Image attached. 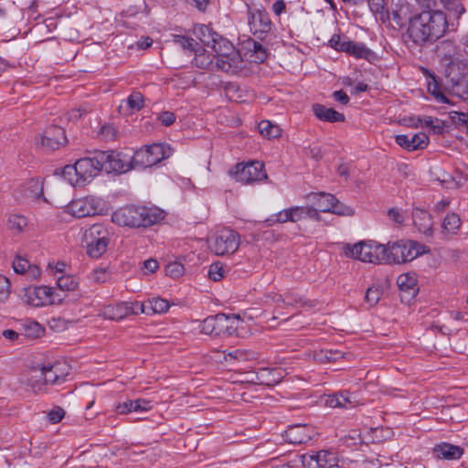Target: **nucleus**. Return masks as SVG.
I'll use <instances>...</instances> for the list:
<instances>
[{
	"label": "nucleus",
	"mask_w": 468,
	"mask_h": 468,
	"mask_svg": "<svg viewBox=\"0 0 468 468\" xmlns=\"http://www.w3.org/2000/svg\"><path fill=\"white\" fill-rule=\"evenodd\" d=\"M447 28L443 12L439 10L423 11L414 16L409 25V37L416 44L434 41L440 38Z\"/></svg>",
	"instance_id": "1"
},
{
	"label": "nucleus",
	"mask_w": 468,
	"mask_h": 468,
	"mask_svg": "<svg viewBox=\"0 0 468 468\" xmlns=\"http://www.w3.org/2000/svg\"><path fill=\"white\" fill-rule=\"evenodd\" d=\"M164 218V211L156 207L130 205L115 210L112 215V221L122 227L146 228L158 223Z\"/></svg>",
	"instance_id": "2"
},
{
	"label": "nucleus",
	"mask_w": 468,
	"mask_h": 468,
	"mask_svg": "<svg viewBox=\"0 0 468 468\" xmlns=\"http://www.w3.org/2000/svg\"><path fill=\"white\" fill-rule=\"evenodd\" d=\"M346 257L370 263H387L386 246L376 241H360L355 245L346 244Z\"/></svg>",
	"instance_id": "3"
},
{
	"label": "nucleus",
	"mask_w": 468,
	"mask_h": 468,
	"mask_svg": "<svg viewBox=\"0 0 468 468\" xmlns=\"http://www.w3.org/2000/svg\"><path fill=\"white\" fill-rule=\"evenodd\" d=\"M346 257L370 263H387L386 246L376 241H360L355 245L346 244Z\"/></svg>",
	"instance_id": "4"
},
{
	"label": "nucleus",
	"mask_w": 468,
	"mask_h": 468,
	"mask_svg": "<svg viewBox=\"0 0 468 468\" xmlns=\"http://www.w3.org/2000/svg\"><path fill=\"white\" fill-rule=\"evenodd\" d=\"M214 58L216 69L227 73L237 74L246 66L239 52L229 40H221V47L217 48Z\"/></svg>",
	"instance_id": "5"
},
{
	"label": "nucleus",
	"mask_w": 468,
	"mask_h": 468,
	"mask_svg": "<svg viewBox=\"0 0 468 468\" xmlns=\"http://www.w3.org/2000/svg\"><path fill=\"white\" fill-rule=\"evenodd\" d=\"M239 324V316L235 314H218L202 322L201 332L212 336H229L236 333Z\"/></svg>",
	"instance_id": "6"
},
{
	"label": "nucleus",
	"mask_w": 468,
	"mask_h": 468,
	"mask_svg": "<svg viewBox=\"0 0 468 468\" xmlns=\"http://www.w3.org/2000/svg\"><path fill=\"white\" fill-rule=\"evenodd\" d=\"M110 239L111 233L105 226L93 224L85 230L83 236L87 254L94 259L100 258L106 251Z\"/></svg>",
	"instance_id": "7"
},
{
	"label": "nucleus",
	"mask_w": 468,
	"mask_h": 468,
	"mask_svg": "<svg viewBox=\"0 0 468 468\" xmlns=\"http://www.w3.org/2000/svg\"><path fill=\"white\" fill-rule=\"evenodd\" d=\"M172 154V149L167 144H154L139 149L132 156L134 168L151 167Z\"/></svg>",
	"instance_id": "8"
},
{
	"label": "nucleus",
	"mask_w": 468,
	"mask_h": 468,
	"mask_svg": "<svg viewBox=\"0 0 468 468\" xmlns=\"http://www.w3.org/2000/svg\"><path fill=\"white\" fill-rule=\"evenodd\" d=\"M107 209L106 201L95 196H87L72 200L68 206L69 213L76 218L102 215L106 213Z\"/></svg>",
	"instance_id": "9"
},
{
	"label": "nucleus",
	"mask_w": 468,
	"mask_h": 468,
	"mask_svg": "<svg viewBox=\"0 0 468 468\" xmlns=\"http://www.w3.org/2000/svg\"><path fill=\"white\" fill-rule=\"evenodd\" d=\"M386 246L387 264L404 263L410 261L420 254L419 244L412 240H397L388 242Z\"/></svg>",
	"instance_id": "10"
},
{
	"label": "nucleus",
	"mask_w": 468,
	"mask_h": 468,
	"mask_svg": "<svg viewBox=\"0 0 468 468\" xmlns=\"http://www.w3.org/2000/svg\"><path fill=\"white\" fill-rule=\"evenodd\" d=\"M101 170L107 173H126L134 169L132 157L116 151H98Z\"/></svg>",
	"instance_id": "11"
},
{
	"label": "nucleus",
	"mask_w": 468,
	"mask_h": 468,
	"mask_svg": "<svg viewBox=\"0 0 468 468\" xmlns=\"http://www.w3.org/2000/svg\"><path fill=\"white\" fill-rule=\"evenodd\" d=\"M445 78L452 93L468 100V67L466 64H452L446 69Z\"/></svg>",
	"instance_id": "12"
},
{
	"label": "nucleus",
	"mask_w": 468,
	"mask_h": 468,
	"mask_svg": "<svg viewBox=\"0 0 468 468\" xmlns=\"http://www.w3.org/2000/svg\"><path fill=\"white\" fill-rule=\"evenodd\" d=\"M239 247V236L230 229H222L209 239V248L217 255L234 253Z\"/></svg>",
	"instance_id": "13"
},
{
	"label": "nucleus",
	"mask_w": 468,
	"mask_h": 468,
	"mask_svg": "<svg viewBox=\"0 0 468 468\" xmlns=\"http://www.w3.org/2000/svg\"><path fill=\"white\" fill-rule=\"evenodd\" d=\"M235 178L242 184H251L267 179L264 164L260 161H251L246 165L238 164L235 166Z\"/></svg>",
	"instance_id": "14"
},
{
	"label": "nucleus",
	"mask_w": 468,
	"mask_h": 468,
	"mask_svg": "<svg viewBox=\"0 0 468 468\" xmlns=\"http://www.w3.org/2000/svg\"><path fill=\"white\" fill-rule=\"evenodd\" d=\"M302 462L306 468H333L338 464V456L332 449L320 450L303 454Z\"/></svg>",
	"instance_id": "15"
},
{
	"label": "nucleus",
	"mask_w": 468,
	"mask_h": 468,
	"mask_svg": "<svg viewBox=\"0 0 468 468\" xmlns=\"http://www.w3.org/2000/svg\"><path fill=\"white\" fill-rule=\"evenodd\" d=\"M248 16L250 29L254 36L262 38L263 35L271 31L272 23L265 9L250 8Z\"/></svg>",
	"instance_id": "16"
},
{
	"label": "nucleus",
	"mask_w": 468,
	"mask_h": 468,
	"mask_svg": "<svg viewBox=\"0 0 468 468\" xmlns=\"http://www.w3.org/2000/svg\"><path fill=\"white\" fill-rule=\"evenodd\" d=\"M314 198L315 199V206L314 209L318 214L321 212H332L338 215H352L353 209L348 207H344L339 204L335 197L331 194L319 193L315 194Z\"/></svg>",
	"instance_id": "17"
},
{
	"label": "nucleus",
	"mask_w": 468,
	"mask_h": 468,
	"mask_svg": "<svg viewBox=\"0 0 468 468\" xmlns=\"http://www.w3.org/2000/svg\"><path fill=\"white\" fill-rule=\"evenodd\" d=\"M75 165L79 173L78 178L80 179L82 185L86 182H90L99 174L100 171H101L98 151L94 153L92 157L79 159Z\"/></svg>",
	"instance_id": "18"
},
{
	"label": "nucleus",
	"mask_w": 468,
	"mask_h": 468,
	"mask_svg": "<svg viewBox=\"0 0 468 468\" xmlns=\"http://www.w3.org/2000/svg\"><path fill=\"white\" fill-rule=\"evenodd\" d=\"M41 146L47 150H56L65 145L67 138L63 128L58 125L48 127L40 138Z\"/></svg>",
	"instance_id": "19"
},
{
	"label": "nucleus",
	"mask_w": 468,
	"mask_h": 468,
	"mask_svg": "<svg viewBox=\"0 0 468 468\" xmlns=\"http://www.w3.org/2000/svg\"><path fill=\"white\" fill-rule=\"evenodd\" d=\"M36 300L30 295L31 303L35 306L48 305V304H59L63 301V295H61L56 288L48 286H39L34 288L32 292Z\"/></svg>",
	"instance_id": "20"
},
{
	"label": "nucleus",
	"mask_w": 468,
	"mask_h": 468,
	"mask_svg": "<svg viewBox=\"0 0 468 468\" xmlns=\"http://www.w3.org/2000/svg\"><path fill=\"white\" fill-rule=\"evenodd\" d=\"M401 301L410 303L418 293L419 287L415 273H402L397 279Z\"/></svg>",
	"instance_id": "21"
},
{
	"label": "nucleus",
	"mask_w": 468,
	"mask_h": 468,
	"mask_svg": "<svg viewBox=\"0 0 468 468\" xmlns=\"http://www.w3.org/2000/svg\"><path fill=\"white\" fill-rule=\"evenodd\" d=\"M194 33L203 45L212 49L214 54L217 52V48L221 47V40H228L206 25L197 26Z\"/></svg>",
	"instance_id": "22"
},
{
	"label": "nucleus",
	"mask_w": 468,
	"mask_h": 468,
	"mask_svg": "<svg viewBox=\"0 0 468 468\" xmlns=\"http://www.w3.org/2000/svg\"><path fill=\"white\" fill-rule=\"evenodd\" d=\"M396 143L408 151L424 149L429 144V137L424 133H418L412 136L399 134L395 138Z\"/></svg>",
	"instance_id": "23"
},
{
	"label": "nucleus",
	"mask_w": 468,
	"mask_h": 468,
	"mask_svg": "<svg viewBox=\"0 0 468 468\" xmlns=\"http://www.w3.org/2000/svg\"><path fill=\"white\" fill-rule=\"evenodd\" d=\"M325 404L331 408L350 409L358 404L356 396L348 390H343L332 395H328L325 399Z\"/></svg>",
	"instance_id": "24"
},
{
	"label": "nucleus",
	"mask_w": 468,
	"mask_h": 468,
	"mask_svg": "<svg viewBox=\"0 0 468 468\" xmlns=\"http://www.w3.org/2000/svg\"><path fill=\"white\" fill-rule=\"evenodd\" d=\"M37 379L31 380V387L34 392H44L46 386L48 384L59 385L58 379H55V373L50 364L44 365L38 371V375L35 376Z\"/></svg>",
	"instance_id": "25"
},
{
	"label": "nucleus",
	"mask_w": 468,
	"mask_h": 468,
	"mask_svg": "<svg viewBox=\"0 0 468 468\" xmlns=\"http://www.w3.org/2000/svg\"><path fill=\"white\" fill-rule=\"evenodd\" d=\"M313 436L314 431L306 425H293L285 431V438L292 444L306 443Z\"/></svg>",
	"instance_id": "26"
},
{
	"label": "nucleus",
	"mask_w": 468,
	"mask_h": 468,
	"mask_svg": "<svg viewBox=\"0 0 468 468\" xmlns=\"http://www.w3.org/2000/svg\"><path fill=\"white\" fill-rule=\"evenodd\" d=\"M152 409L151 401L144 399L127 400L121 402L116 406V411L119 414H128L131 412H144Z\"/></svg>",
	"instance_id": "27"
},
{
	"label": "nucleus",
	"mask_w": 468,
	"mask_h": 468,
	"mask_svg": "<svg viewBox=\"0 0 468 468\" xmlns=\"http://www.w3.org/2000/svg\"><path fill=\"white\" fill-rule=\"evenodd\" d=\"M437 50L439 55L447 64V68L452 64H463L459 61V53L452 41L445 40L441 42L437 47Z\"/></svg>",
	"instance_id": "28"
},
{
	"label": "nucleus",
	"mask_w": 468,
	"mask_h": 468,
	"mask_svg": "<svg viewBox=\"0 0 468 468\" xmlns=\"http://www.w3.org/2000/svg\"><path fill=\"white\" fill-rule=\"evenodd\" d=\"M100 315L109 320H122L128 316V303L121 302L106 305L100 311Z\"/></svg>",
	"instance_id": "29"
},
{
	"label": "nucleus",
	"mask_w": 468,
	"mask_h": 468,
	"mask_svg": "<svg viewBox=\"0 0 468 468\" xmlns=\"http://www.w3.org/2000/svg\"><path fill=\"white\" fill-rule=\"evenodd\" d=\"M313 112L317 119L328 122H345V115L334 110L327 108L323 104L313 105Z\"/></svg>",
	"instance_id": "30"
},
{
	"label": "nucleus",
	"mask_w": 468,
	"mask_h": 468,
	"mask_svg": "<svg viewBox=\"0 0 468 468\" xmlns=\"http://www.w3.org/2000/svg\"><path fill=\"white\" fill-rule=\"evenodd\" d=\"M342 52H345L356 58L368 59L372 56V51L363 43L355 42L346 38Z\"/></svg>",
	"instance_id": "31"
},
{
	"label": "nucleus",
	"mask_w": 468,
	"mask_h": 468,
	"mask_svg": "<svg viewBox=\"0 0 468 468\" xmlns=\"http://www.w3.org/2000/svg\"><path fill=\"white\" fill-rule=\"evenodd\" d=\"M433 452L438 459L444 460H457L463 453V450L461 447L446 442L437 445Z\"/></svg>",
	"instance_id": "32"
},
{
	"label": "nucleus",
	"mask_w": 468,
	"mask_h": 468,
	"mask_svg": "<svg viewBox=\"0 0 468 468\" xmlns=\"http://www.w3.org/2000/svg\"><path fill=\"white\" fill-rule=\"evenodd\" d=\"M461 228V218L455 213L447 214L441 224V234L449 239L457 234Z\"/></svg>",
	"instance_id": "33"
},
{
	"label": "nucleus",
	"mask_w": 468,
	"mask_h": 468,
	"mask_svg": "<svg viewBox=\"0 0 468 468\" xmlns=\"http://www.w3.org/2000/svg\"><path fill=\"white\" fill-rule=\"evenodd\" d=\"M18 329L20 331V335L29 339L37 338L44 332L42 325L39 323L32 320H24L20 322Z\"/></svg>",
	"instance_id": "34"
},
{
	"label": "nucleus",
	"mask_w": 468,
	"mask_h": 468,
	"mask_svg": "<svg viewBox=\"0 0 468 468\" xmlns=\"http://www.w3.org/2000/svg\"><path fill=\"white\" fill-rule=\"evenodd\" d=\"M282 379L281 371L277 368H261L257 372V380L263 385L273 386Z\"/></svg>",
	"instance_id": "35"
},
{
	"label": "nucleus",
	"mask_w": 468,
	"mask_h": 468,
	"mask_svg": "<svg viewBox=\"0 0 468 468\" xmlns=\"http://www.w3.org/2000/svg\"><path fill=\"white\" fill-rule=\"evenodd\" d=\"M288 209L290 212L291 222H297L305 217L318 219L319 215L313 207H292Z\"/></svg>",
	"instance_id": "36"
},
{
	"label": "nucleus",
	"mask_w": 468,
	"mask_h": 468,
	"mask_svg": "<svg viewBox=\"0 0 468 468\" xmlns=\"http://www.w3.org/2000/svg\"><path fill=\"white\" fill-rule=\"evenodd\" d=\"M214 55L208 54L205 49H196L193 64L202 69H212L215 67Z\"/></svg>",
	"instance_id": "37"
},
{
	"label": "nucleus",
	"mask_w": 468,
	"mask_h": 468,
	"mask_svg": "<svg viewBox=\"0 0 468 468\" xmlns=\"http://www.w3.org/2000/svg\"><path fill=\"white\" fill-rule=\"evenodd\" d=\"M284 304L288 306H308L310 308L315 306V303L314 301L305 300L303 295L295 293L293 292H289L284 295Z\"/></svg>",
	"instance_id": "38"
},
{
	"label": "nucleus",
	"mask_w": 468,
	"mask_h": 468,
	"mask_svg": "<svg viewBox=\"0 0 468 468\" xmlns=\"http://www.w3.org/2000/svg\"><path fill=\"white\" fill-rule=\"evenodd\" d=\"M261 134L267 138H277L281 135V128L268 120L261 121L258 125Z\"/></svg>",
	"instance_id": "39"
},
{
	"label": "nucleus",
	"mask_w": 468,
	"mask_h": 468,
	"mask_svg": "<svg viewBox=\"0 0 468 468\" xmlns=\"http://www.w3.org/2000/svg\"><path fill=\"white\" fill-rule=\"evenodd\" d=\"M78 282L73 276L70 275H61L57 279V291L63 295L66 291H73L76 289Z\"/></svg>",
	"instance_id": "40"
},
{
	"label": "nucleus",
	"mask_w": 468,
	"mask_h": 468,
	"mask_svg": "<svg viewBox=\"0 0 468 468\" xmlns=\"http://www.w3.org/2000/svg\"><path fill=\"white\" fill-rule=\"evenodd\" d=\"M150 315L154 314H163L168 311L170 304L165 299L154 297L147 300Z\"/></svg>",
	"instance_id": "41"
},
{
	"label": "nucleus",
	"mask_w": 468,
	"mask_h": 468,
	"mask_svg": "<svg viewBox=\"0 0 468 468\" xmlns=\"http://www.w3.org/2000/svg\"><path fill=\"white\" fill-rule=\"evenodd\" d=\"M342 357V353L336 350L324 349L314 352V358L320 363L336 361Z\"/></svg>",
	"instance_id": "42"
},
{
	"label": "nucleus",
	"mask_w": 468,
	"mask_h": 468,
	"mask_svg": "<svg viewBox=\"0 0 468 468\" xmlns=\"http://www.w3.org/2000/svg\"><path fill=\"white\" fill-rule=\"evenodd\" d=\"M50 366L53 368V373H55V379H58L60 384L65 382L70 371L69 365L65 361H56Z\"/></svg>",
	"instance_id": "43"
},
{
	"label": "nucleus",
	"mask_w": 468,
	"mask_h": 468,
	"mask_svg": "<svg viewBox=\"0 0 468 468\" xmlns=\"http://www.w3.org/2000/svg\"><path fill=\"white\" fill-rule=\"evenodd\" d=\"M62 176L72 186L82 185L80 179L78 178L79 173L75 164L73 165H66L62 170Z\"/></svg>",
	"instance_id": "44"
},
{
	"label": "nucleus",
	"mask_w": 468,
	"mask_h": 468,
	"mask_svg": "<svg viewBox=\"0 0 468 468\" xmlns=\"http://www.w3.org/2000/svg\"><path fill=\"white\" fill-rule=\"evenodd\" d=\"M218 359L220 361L223 359L225 362H233L236 360H242L244 359V353L239 349H233L229 351H221L218 353Z\"/></svg>",
	"instance_id": "45"
},
{
	"label": "nucleus",
	"mask_w": 468,
	"mask_h": 468,
	"mask_svg": "<svg viewBox=\"0 0 468 468\" xmlns=\"http://www.w3.org/2000/svg\"><path fill=\"white\" fill-rule=\"evenodd\" d=\"M144 314L150 315L147 301L128 303V316L131 314Z\"/></svg>",
	"instance_id": "46"
},
{
	"label": "nucleus",
	"mask_w": 468,
	"mask_h": 468,
	"mask_svg": "<svg viewBox=\"0 0 468 468\" xmlns=\"http://www.w3.org/2000/svg\"><path fill=\"white\" fill-rule=\"evenodd\" d=\"M250 49L253 52L255 61L258 63L263 62L267 58L266 48L257 41H251Z\"/></svg>",
	"instance_id": "47"
},
{
	"label": "nucleus",
	"mask_w": 468,
	"mask_h": 468,
	"mask_svg": "<svg viewBox=\"0 0 468 468\" xmlns=\"http://www.w3.org/2000/svg\"><path fill=\"white\" fill-rule=\"evenodd\" d=\"M7 224L10 229L21 231L27 226V220L24 216L12 215L9 217Z\"/></svg>",
	"instance_id": "48"
},
{
	"label": "nucleus",
	"mask_w": 468,
	"mask_h": 468,
	"mask_svg": "<svg viewBox=\"0 0 468 468\" xmlns=\"http://www.w3.org/2000/svg\"><path fill=\"white\" fill-rule=\"evenodd\" d=\"M31 267L32 266L30 265L28 260L23 258L20 255H17L13 261V269L16 273L23 274L27 271H29Z\"/></svg>",
	"instance_id": "49"
},
{
	"label": "nucleus",
	"mask_w": 468,
	"mask_h": 468,
	"mask_svg": "<svg viewBox=\"0 0 468 468\" xmlns=\"http://www.w3.org/2000/svg\"><path fill=\"white\" fill-rule=\"evenodd\" d=\"M185 272V268L183 264L177 261L170 262L165 266V273L166 275L172 278H179Z\"/></svg>",
	"instance_id": "50"
},
{
	"label": "nucleus",
	"mask_w": 468,
	"mask_h": 468,
	"mask_svg": "<svg viewBox=\"0 0 468 468\" xmlns=\"http://www.w3.org/2000/svg\"><path fill=\"white\" fill-rule=\"evenodd\" d=\"M127 105L133 111H139L144 106V97L140 92H133L126 100Z\"/></svg>",
	"instance_id": "51"
},
{
	"label": "nucleus",
	"mask_w": 468,
	"mask_h": 468,
	"mask_svg": "<svg viewBox=\"0 0 468 468\" xmlns=\"http://www.w3.org/2000/svg\"><path fill=\"white\" fill-rule=\"evenodd\" d=\"M380 296V289L378 287L372 286L367 289L365 295V300L369 304V306H374L378 303Z\"/></svg>",
	"instance_id": "52"
},
{
	"label": "nucleus",
	"mask_w": 468,
	"mask_h": 468,
	"mask_svg": "<svg viewBox=\"0 0 468 468\" xmlns=\"http://www.w3.org/2000/svg\"><path fill=\"white\" fill-rule=\"evenodd\" d=\"M175 41L180 48L185 50L195 51L197 49L196 46H197V43L191 37L177 36Z\"/></svg>",
	"instance_id": "53"
},
{
	"label": "nucleus",
	"mask_w": 468,
	"mask_h": 468,
	"mask_svg": "<svg viewBox=\"0 0 468 468\" xmlns=\"http://www.w3.org/2000/svg\"><path fill=\"white\" fill-rule=\"evenodd\" d=\"M289 209H283L277 214L273 215L271 218H268L266 222L269 226H272L275 223H285L291 221Z\"/></svg>",
	"instance_id": "54"
},
{
	"label": "nucleus",
	"mask_w": 468,
	"mask_h": 468,
	"mask_svg": "<svg viewBox=\"0 0 468 468\" xmlns=\"http://www.w3.org/2000/svg\"><path fill=\"white\" fill-rule=\"evenodd\" d=\"M208 277L214 281L218 282L224 277L223 266L219 263H213L209 266Z\"/></svg>",
	"instance_id": "55"
},
{
	"label": "nucleus",
	"mask_w": 468,
	"mask_h": 468,
	"mask_svg": "<svg viewBox=\"0 0 468 468\" xmlns=\"http://www.w3.org/2000/svg\"><path fill=\"white\" fill-rule=\"evenodd\" d=\"M368 6L372 13L379 15L380 19H384L386 14L384 13V0H367Z\"/></svg>",
	"instance_id": "56"
},
{
	"label": "nucleus",
	"mask_w": 468,
	"mask_h": 468,
	"mask_svg": "<svg viewBox=\"0 0 468 468\" xmlns=\"http://www.w3.org/2000/svg\"><path fill=\"white\" fill-rule=\"evenodd\" d=\"M11 292L9 280L0 274V301H4L8 298Z\"/></svg>",
	"instance_id": "57"
},
{
	"label": "nucleus",
	"mask_w": 468,
	"mask_h": 468,
	"mask_svg": "<svg viewBox=\"0 0 468 468\" xmlns=\"http://www.w3.org/2000/svg\"><path fill=\"white\" fill-rule=\"evenodd\" d=\"M65 411L62 408L55 407L48 412V418L51 423L55 424L58 423L63 419Z\"/></svg>",
	"instance_id": "58"
},
{
	"label": "nucleus",
	"mask_w": 468,
	"mask_h": 468,
	"mask_svg": "<svg viewBox=\"0 0 468 468\" xmlns=\"http://www.w3.org/2000/svg\"><path fill=\"white\" fill-rule=\"evenodd\" d=\"M345 41H346V37L344 39H342L340 35L335 34L329 39L328 45L335 50H336L338 52H342V48L344 47Z\"/></svg>",
	"instance_id": "59"
},
{
	"label": "nucleus",
	"mask_w": 468,
	"mask_h": 468,
	"mask_svg": "<svg viewBox=\"0 0 468 468\" xmlns=\"http://www.w3.org/2000/svg\"><path fill=\"white\" fill-rule=\"evenodd\" d=\"M265 298H266V303H271L275 304L277 309L282 307V305H285L284 304V296L278 294L276 292H268L265 295Z\"/></svg>",
	"instance_id": "60"
},
{
	"label": "nucleus",
	"mask_w": 468,
	"mask_h": 468,
	"mask_svg": "<svg viewBox=\"0 0 468 468\" xmlns=\"http://www.w3.org/2000/svg\"><path fill=\"white\" fill-rule=\"evenodd\" d=\"M100 134L101 138L105 141L113 140L116 134V130L112 125H103L101 128Z\"/></svg>",
	"instance_id": "61"
},
{
	"label": "nucleus",
	"mask_w": 468,
	"mask_h": 468,
	"mask_svg": "<svg viewBox=\"0 0 468 468\" xmlns=\"http://www.w3.org/2000/svg\"><path fill=\"white\" fill-rule=\"evenodd\" d=\"M158 120L165 126H170L175 122L176 115H175V113H173L171 112H163L159 114Z\"/></svg>",
	"instance_id": "62"
},
{
	"label": "nucleus",
	"mask_w": 468,
	"mask_h": 468,
	"mask_svg": "<svg viewBox=\"0 0 468 468\" xmlns=\"http://www.w3.org/2000/svg\"><path fill=\"white\" fill-rule=\"evenodd\" d=\"M90 278L99 283L105 282L108 279V273L105 270H94L90 275Z\"/></svg>",
	"instance_id": "63"
},
{
	"label": "nucleus",
	"mask_w": 468,
	"mask_h": 468,
	"mask_svg": "<svg viewBox=\"0 0 468 468\" xmlns=\"http://www.w3.org/2000/svg\"><path fill=\"white\" fill-rule=\"evenodd\" d=\"M388 216L396 224H401L404 221V216L399 210L396 208L389 209L388 212Z\"/></svg>",
	"instance_id": "64"
}]
</instances>
